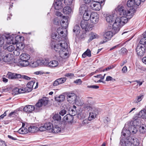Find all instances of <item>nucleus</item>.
Segmentation results:
<instances>
[{
	"mask_svg": "<svg viewBox=\"0 0 146 146\" xmlns=\"http://www.w3.org/2000/svg\"><path fill=\"white\" fill-rule=\"evenodd\" d=\"M40 61V65H44L47 67L48 66V60L46 59H40L38 60Z\"/></svg>",
	"mask_w": 146,
	"mask_h": 146,
	"instance_id": "obj_37",
	"label": "nucleus"
},
{
	"mask_svg": "<svg viewBox=\"0 0 146 146\" xmlns=\"http://www.w3.org/2000/svg\"><path fill=\"white\" fill-rule=\"evenodd\" d=\"M88 8L85 5H82L79 8L80 13H83L86 12L88 11Z\"/></svg>",
	"mask_w": 146,
	"mask_h": 146,
	"instance_id": "obj_34",
	"label": "nucleus"
},
{
	"mask_svg": "<svg viewBox=\"0 0 146 146\" xmlns=\"http://www.w3.org/2000/svg\"><path fill=\"white\" fill-rule=\"evenodd\" d=\"M54 6L55 9L57 10L62 9L63 7L61 1H56L54 4Z\"/></svg>",
	"mask_w": 146,
	"mask_h": 146,
	"instance_id": "obj_21",
	"label": "nucleus"
},
{
	"mask_svg": "<svg viewBox=\"0 0 146 146\" xmlns=\"http://www.w3.org/2000/svg\"><path fill=\"white\" fill-rule=\"evenodd\" d=\"M18 41L17 43L15 44L16 45L17 48L20 50H22L24 48V45L22 42H18L19 40H18Z\"/></svg>",
	"mask_w": 146,
	"mask_h": 146,
	"instance_id": "obj_38",
	"label": "nucleus"
},
{
	"mask_svg": "<svg viewBox=\"0 0 146 146\" xmlns=\"http://www.w3.org/2000/svg\"><path fill=\"white\" fill-rule=\"evenodd\" d=\"M35 83V82L34 81H32L29 82L27 84V87L26 88H27V89H28V90L29 92L31 91L32 90V88L33 87V85Z\"/></svg>",
	"mask_w": 146,
	"mask_h": 146,
	"instance_id": "obj_33",
	"label": "nucleus"
},
{
	"mask_svg": "<svg viewBox=\"0 0 146 146\" xmlns=\"http://www.w3.org/2000/svg\"><path fill=\"white\" fill-rule=\"evenodd\" d=\"M61 26L64 30L68 26V23L67 18L66 16H63V18L60 22Z\"/></svg>",
	"mask_w": 146,
	"mask_h": 146,
	"instance_id": "obj_13",
	"label": "nucleus"
},
{
	"mask_svg": "<svg viewBox=\"0 0 146 146\" xmlns=\"http://www.w3.org/2000/svg\"><path fill=\"white\" fill-rule=\"evenodd\" d=\"M38 130L41 131H43L46 130L45 127L44 126V125L41 126L38 128Z\"/></svg>",
	"mask_w": 146,
	"mask_h": 146,
	"instance_id": "obj_61",
	"label": "nucleus"
},
{
	"mask_svg": "<svg viewBox=\"0 0 146 146\" xmlns=\"http://www.w3.org/2000/svg\"><path fill=\"white\" fill-rule=\"evenodd\" d=\"M64 76L69 77L70 78H72L74 76V74L73 73H67L64 75Z\"/></svg>",
	"mask_w": 146,
	"mask_h": 146,
	"instance_id": "obj_56",
	"label": "nucleus"
},
{
	"mask_svg": "<svg viewBox=\"0 0 146 146\" xmlns=\"http://www.w3.org/2000/svg\"><path fill=\"white\" fill-rule=\"evenodd\" d=\"M145 45H141L139 44L136 48V52L138 55L139 56H143L145 52Z\"/></svg>",
	"mask_w": 146,
	"mask_h": 146,
	"instance_id": "obj_10",
	"label": "nucleus"
},
{
	"mask_svg": "<svg viewBox=\"0 0 146 146\" xmlns=\"http://www.w3.org/2000/svg\"><path fill=\"white\" fill-rule=\"evenodd\" d=\"M63 11L64 14L68 15L71 13L72 10L70 7L66 6L63 8Z\"/></svg>",
	"mask_w": 146,
	"mask_h": 146,
	"instance_id": "obj_32",
	"label": "nucleus"
},
{
	"mask_svg": "<svg viewBox=\"0 0 146 146\" xmlns=\"http://www.w3.org/2000/svg\"><path fill=\"white\" fill-rule=\"evenodd\" d=\"M114 35L113 33L111 31L106 32L104 34L103 40L100 42L101 44L105 43L110 40L111 37Z\"/></svg>",
	"mask_w": 146,
	"mask_h": 146,
	"instance_id": "obj_9",
	"label": "nucleus"
},
{
	"mask_svg": "<svg viewBox=\"0 0 146 146\" xmlns=\"http://www.w3.org/2000/svg\"><path fill=\"white\" fill-rule=\"evenodd\" d=\"M133 2L134 4H135V5L139 6L141 2H142V1H141V0H134Z\"/></svg>",
	"mask_w": 146,
	"mask_h": 146,
	"instance_id": "obj_55",
	"label": "nucleus"
},
{
	"mask_svg": "<svg viewBox=\"0 0 146 146\" xmlns=\"http://www.w3.org/2000/svg\"><path fill=\"white\" fill-rule=\"evenodd\" d=\"M54 122H57L59 124L61 119V117L60 115L58 114H55L52 117Z\"/></svg>",
	"mask_w": 146,
	"mask_h": 146,
	"instance_id": "obj_28",
	"label": "nucleus"
},
{
	"mask_svg": "<svg viewBox=\"0 0 146 146\" xmlns=\"http://www.w3.org/2000/svg\"><path fill=\"white\" fill-rule=\"evenodd\" d=\"M80 26L86 31H89L92 30V26L88 23V21L82 20L80 23Z\"/></svg>",
	"mask_w": 146,
	"mask_h": 146,
	"instance_id": "obj_7",
	"label": "nucleus"
},
{
	"mask_svg": "<svg viewBox=\"0 0 146 146\" xmlns=\"http://www.w3.org/2000/svg\"><path fill=\"white\" fill-rule=\"evenodd\" d=\"M46 130H50L52 129L53 125L50 122L46 123L44 124Z\"/></svg>",
	"mask_w": 146,
	"mask_h": 146,
	"instance_id": "obj_42",
	"label": "nucleus"
},
{
	"mask_svg": "<svg viewBox=\"0 0 146 146\" xmlns=\"http://www.w3.org/2000/svg\"><path fill=\"white\" fill-rule=\"evenodd\" d=\"M19 90V94L23 93L26 92H29L28 90V89L27 88H21L19 89L18 88H16V89L15 90Z\"/></svg>",
	"mask_w": 146,
	"mask_h": 146,
	"instance_id": "obj_43",
	"label": "nucleus"
},
{
	"mask_svg": "<svg viewBox=\"0 0 146 146\" xmlns=\"http://www.w3.org/2000/svg\"><path fill=\"white\" fill-rule=\"evenodd\" d=\"M135 115H137L141 119H145L146 117V110H142L140 111L138 114H135Z\"/></svg>",
	"mask_w": 146,
	"mask_h": 146,
	"instance_id": "obj_27",
	"label": "nucleus"
},
{
	"mask_svg": "<svg viewBox=\"0 0 146 146\" xmlns=\"http://www.w3.org/2000/svg\"><path fill=\"white\" fill-rule=\"evenodd\" d=\"M128 21V18L125 16L117 17L116 19L113 24H111L113 27L111 32L114 35L119 31L120 27L126 23Z\"/></svg>",
	"mask_w": 146,
	"mask_h": 146,
	"instance_id": "obj_4",
	"label": "nucleus"
},
{
	"mask_svg": "<svg viewBox=\"0 0 146 146\" xmlns=\"http://www.w3.org/2000/svg\"><path fill=\"white\" fill-rule=\"evenodd\" d=\"M28 131V129L25 128L24 127H22L20 128L18 130V133L21 134H25L27 133Z\"/></svg>",
	"mask_w": 146,
	"mask_h": 146,
	"instance_id": "obj_35",
	"label": "nucleus"
},
{
	"mask_svg": "<svg viewBox=\"0 0 146 146\" xmlns=\"http://www.w3.org/2000/svg\"><path fill=\"white\" fill-rule=\"evenodd\" d=\"M61 128L58 125H56L54 124L53 125L52 131V133H58L61 131Z\"/></svg>",
	"mask_w": 146,
	"mask_h": 146,
	"instance_id": "obj_26",
	"label": "nucleus"
},
{
	"mask_svg": "<svg viewBox=\"0 0 146 146\" xmlns=\"http://www.w3.org/2000/svg\"><path fill=\"white\" fill-rule=\"evenodd\" d=\"M21 78L26 80H29L31 79L30 77L25 75H21Z\"/></svg>",
	"mask_w": 146,
	"mask_h": 146,
	"instance_id": "obj_64",
	"label": "nucleus"
},
{
	"mask_svg": "<svg viewBox=\"0 0 146 146\" xmlns=\"http://www.w3.org/2000/svg\"><path fill=\"white\" fill-rule=\"evenodd\" d=\"M129 124H132L137 127L141 125V119L137 115H135L133 116V120L128 122Z\"/></svg>",
	"mask_w": 146,
	"mask_h": 146,
	"instance_id": "obj_8",
	"label": "nucleus"
},
{
	"mask_svg": "<svg viewBox=\"0 0 146 146\" xmlns=\"http://www.w3.org/2000/svg\"><path fill=\"white\" fill-rule=\"evenodd\" d=\"M127 5L128 7L132 8L130 9L129 10H125L124 7L121 6L118 7V10L120 15L127 16L128 19H130L133 16V13L136 11L135 4L133 0H129L127 1Z\"/></svg>",
	"mask_w": 146,
	"mask_h": 146,
	"instance_id": "obj_3",
	"label": "nucleus"
},
{
	"mask_svg": "<svg viewBox=\"0 0 146 146\" xmlns=\"http://www.w3.org/2000/svg\"><path fill=\"white\" fill-rule=\"evenodd\" d=\"M40 100L42 106H45L48 103V98L46 97H43Z\"/></svg>",
	"mask_w": 146,
	"mask_h": 146,
	"instance_id": "obj_41",
	"label": "nucleus"
},
{
	"mask_svg": "<svg viewBox=\"0 0 146 146\" xmlns=\"http://www.w3.org/2000/svg\"><path fill=\"white\" fill-rule=\"evenodd\" d=\"M40 61L37 60L36 61L32 62H31V65L34 68L40 65Z\"/></svg>",
	"mask_w": 146,
	"mask_h": 146,
	"instance_id": "obj_44",
	"label": "nucleus"
},
{
	"mask_svg": "<svg viewBox=\"0 0 146 146\" xmlns=\"http://www.w3.org/2000/svg\"><path fill=\"white\" fill-rule=\"evenodd\" d=\"M19 50L17 49H16L13 52L14 54L16 56H19L20 54Z\"/></svg>",
	"mask_w": 146,
	"mask_h": 146,
	"instance_id": "obj_58",
	"label": "nucleus"
},
{
	"mask_svg": "<svg viewBox=\"0 0 146 146\" xmlns=\"http://www.w3.org/2000/svg\"><path fill=\"white\" fill-rule=\"evenodd\" d=\"M42 106V104L40 101V100L36 104L35 106L36 107L40 108Z\"/></svg>",
	"mask_w": 146,
	"mask_h": 146,
	"instance_id": "obj_63",
	"label": "nucleus"
},
{
	"mask_svg": "<svg viewBox=\"0 0 146 146\" xmlns=\"http://www.w3.org/2000/svg\"><path fill=\"white\" fill-rule=\"evenodd\" d=\"M66 111L65 110H63L59 112V115L62 116L64 115L66 113Z\"/></svg>",
	"mask_w": 146,
	"mask_h": 146,
	"instance_id": "obj_59",
	"label": "nucleus"
},
{
	"mask_svg": "<svg viewBox=\"0 0 146 146\" xmlns=\"http://www.w3.org/2000/svg\"><path fill=\"white\" fill-rule=\"evenodd\" d=\"M80 29L79 25H76L74 26L73 31L76 34H78L80 32Z\"/></svg>",
	"mask_w": 146,
	"mask_h": 146,
	"instance_id": "obj_40",
	"label": "nucleus"
},
{
	"mask_svg": "<svg viewBox=\"0 0 146 146\" xmlns=\"http://www.w3.org/2000/svg\"><path fill=\"white\" fill-rule=\"evenodd\" d=\"M30 58V55L26 53H23L20 56V58L21 60H29Z\"/></svg>",
	"mask_w": 146,
	"mask_h": 146,
	"instance_id": "obj_29",
	"label": "nucleus"
},
{
	"mask_svg": "<svg viewBox=\"0 0 146 146\" xmlns=\"http://www.w3.org/2000/svg\"><path fill=\"white\" fill-rule=\"evenodd\" d=\"M73 3V0H64V3L66 5H70Z\"/></svg>",
	"mask_w": 146,
	"mask_h": 146,
	"instance_id": "obj_53",
	"label": "nucleus"
},
{
	"mask_svg": "<svg viewBox=\"0 0 146 146\" xmlns=\"http://www.w3.org/2000/svg\"><path fill=\"white\" fill-rule=\"evenodd\" d=\"M38 130V128L36 126H30L28 128V131L29 132L34 133L36 132Z\"/></svg>",
	"mask_w": 146,
	"mask_h": 146,
	"instance_id": "obj_31",
	"label": "nucleus"
},
{
	"mask_svg": "<svg viewBox=\"0 0 146 146\" xmlns=\"http://www.w3.org/2000/svg\"><path fill=\"white\" fill-rule=\"evenodd\" d=\"M86 56L89 57H90L91 56V51L89 49H88L82 55L83 58H85Z\"/></svg>",
	"mask_w": 146,
	"mask_h": 146,
	"instance_id": "obj_39",
	"label": "nucleus"
},
{
	"mask_svg": "<svg viewBox=\"0 0 146 146\" xmlns=\"http://www.w3.org/2000/svg\"><path fill=\"white\" fill-rule=\"evenodd\" d=\"M139 144L138 140L135 137L122 138L120 140L119 146H134Z\"/></svg>",
	"mask_w": 146,
	"mask_h": 146,
	"instance_id": "obj_5",
	"label": "nucleus"
},
{
	"mask_svg": "<svg viewBox=\"0 0 146 146\" xmlns=\"http://www.w3.org/2000/svg\"><path fill=\"white\" fill-rule=\"evenodd\" d=\"M51 37L52 39L55 40L56 41L60 39L59 38H58L59 36H58L56 33H52L51 35Z\"/></svg>",
	"mask_w": 146,
	"mask_h": 146,
	"instance_id": "obj_51",
	"label": "nucleus"
},
{
	"mask_svg": "<svg viewBox=\"0 0 146 146\" xmlns=\"http://www.w3.org/2000/svg\"><path fill=\"white\" fill-rule=\"evenodd\" d=\"M126 128H127L126 127H125V126L123 128L121 132V135L123 136L124 137H127V138L128 137H130L129 136L131 133L129 129L127 130Z\"/></svg>",
	"mask_w": 146,
	"mask_h": 146,
	"instance_id": "obj_18",
	"label": "nucleus"
},
{
	"mask_svg": "<svg viewBox=\"0 0 146 146\" xmlns=\"http://www.w3.org/2000/svg\"><path fill=\"white\" fill-rule=\"evenodd\" d=\"M140 132L141 133H144L146 131V129L144 127V125L142 124L138 127Z\"/></svg>",
	"mask_w": 146,
	"mask_h": 146,
	"instance_id": "obj_46",
	"label": "nucleus"
},
{
	"mask_svg": "<svg viewBox=\"0 0 146 146\" xmlns=\"http://www.w3.org/2000/svg\"><path fill=\"white\" fill-rule=\"evenodd\" d=\"M75 102L76 105L78 106H81L84 104L83 101H82L80 99L77 100L76 99Z\"/></svg>",
	"mask_w": 146,
	"mask_h": 146,
	"instance_id": "obj_50",
	"label": "nucleus"
},
{
	"mask_svg": "<svg viewBox=\"0 0 146 146\" xmlns=\"http://www.w3.org/2000/svg\"><path fill=\"white\" fill-rule=\"evenodd\" d=\"M91 14L90 12L89 11L84 12L83 17V20L87 21H89L90 18Z\"/></svg>",
	"mask_w": 146,
	"mask_h": 146,
	"instance_id": "obj_30",
	"label": "nucleus"
},
{
	"mask_svg": "<svg viewBox=\"0 0 146 146\" xmlns=\"http://www.w3.org/2000/svg\"><path fill=\"white\" fill-rule=\"evenodd\" d=\"M129 123L128 122L125 124V126L129 129L131 133L134 134L136 133L137 131L138 127L129 124Z\"/></svg>",
	"mask_w": 146,
	"mask_h": 146,
	"instance_id": "obj_11",
	"label": "nucleus"
},
{
	"mask_svg": "<svg viewBox=\"0 0 146 146\" xmlns=\"http://www.w3.org/2000/svg\"><path fill=\"white\" fill-rule=\"evenodd\" d=\"M90 21L93 24H96L99 20V16L96 12H93L91 14Z\"/></svg>",
	"mask_w": 146,
	"mask_h": 146,
	"instance_id": "obj_12",
	"label": "nucleus"
},
{
	"mask_svg": "<svg viewBox=\"0 0 146 146\" xmlns=\"http://www.w3.org/2000/svg\"><path fill=\"white\" fill-rule=\"evenodd\" d=\"M86 116V114L84 112H82L77 115V117L79 119H82L84 118Z\"/></svg>",
	"mask_w": 146,
	"mask_h": 146,
	"instance_id": "obj_45",
	"label": "nucleus"
},
{
	"mask_svg": "<svg viewBox=\"0 0 146 146\" xmlns=\"http://www.w3.org/2000/svg\"><path fill=\"white\" fill-rule=\"evenodd\" d=\"M113 80L114 81L115 80L113 78L111 77L110 76H108L106 77V81H112Z\"/></svg>",
	"mask_w": 146,
	"mask_h": 146,
	"instance_id": "obj_60",
	"label": "nucleus"
},
{
	"mask_svg": "<svg viewBox=\"0 0 146 146\" xmlns=\"http://www.w3.org/2000/svg\"><path fill=\"white\" fill-rule=\"evenodd\" d=\"M19 65L23 67H26L29 64V60H21L19 61Z\"/></svg>",
	"mask_w": 146,
	"mask_h": 146,
	"instance_id": "obj_25",
	"label": "nucleus"
},
{
	"mask_svg": "<svg viewBox=\"0 0 146 146\" xmlns=\"http://www.w3.org/2000/svg\"><path fill=\"white\" fill-rule=\"evenodd\" d=\"M139 43L141 44H142V45H144L146 44V36H143V38L140 40Z\"/></svg>",
	"mask_w": 146,
	"mask_h": 146,
	"instance_id": "obj_48",
	"label": "nucleus"
},
{
	"mask_svg": "<svg viewBox=\"0 0 146 146\" xmlns=\"http://www.w3.org/2000/svg\"><path fill=\"white\" fill-rule=\"evenodd\" d=\"M87 87L93 89H98L99 88V86L96 85H90L88 86Z\"/></svg>",
	"mask_w": 146,
	"mask_h": 146,
	"instance_id": "obj_62",
	"label": "nucleus"
},
{
	"mask_svg": "<svg viewBox=\"0 0 146 146\" xmlns=\"http://www.w3.org/2000/svg\"><path fill=\"white\" fill-rule=\"evenodd\" d=\"M13 58V55L10 53H9L6 54L5 56L2 59L4 62H8L12 60Z\"/></svg>",
	"mask_w": 146,
	"mask_h": 146,
	"instance_id": "obj_17",
	"label": "nucleus"
},
{
	"mask_svg": "<svg viewBox=\"0 0 146 146\" xmlns=\"http://www.w3.org/2000/svg\"><path fill=\"white\" fill-rule=\"evenodd\" d=\"M5 48V47H4ZM5 49H7V50L9 52L13 51L15 49V47L13 45H9V46L7 47V48H4Z\"/></svg>",
	"mask_w": 146,
	"mask_h": 146,
	"instance_id": "obj_52",
	"label": "nucleus"
},
{
	"mask_svg": "<svg viewBox=\"0 0 146 146\" xmlns=\"http://www.w3.org/2000/svg\"><path fill=\"white\" fill-rule=\"evenodd\" d=\"M90 7L93 10L99 11L101 8V5L100 3L94 1L91 4Z\"/></svg>",
	"mask_w": 146,
	"mask_h": 146,
	"instance_id": "obj_15",
	"label": "nucleus"
},
{
	"mask_svg": "<svg viewBox=\"0 0 146 146\" xmlns=\"http://www.w3.org/2000/svg\"><path fill=\"white\" fill-rule=\"evenodd\" d=\"M56 101L59 102H61L63 101L65 99L64 96L63 95H61L58 97H56L55 98Z\"/></svg>",
	"mask_w": 146,
	"mask_h": 146,
	"instance_id": "obj_36",
	"label": "nucleus"
},
{
	"mask_svg": "<svg viewBox=\"0 0 146 146\" xmlns=\"http://www.w3.org/2000/svg\"><path fill=\"white\" fill-rule=\"evenodd\" d=\"M99 35L95 33H92L91 34L90 40H92L94 39L97 38L99 37Z\"/></svg>",
	"mask_w": 146,
	"mask_h": 146,
	"instance_id": "obj_47",
	"label": "nucleus"
},
{
	"mask_svg": "<svg viewBox=\"0 0 146 146\" xmlns=\"http://www.w3.org/2000/svg\"><path fill=\"white\" fill-rule=\"evenodd\" d=\"M95 103L92 99H89L88 101V103L85 104L84 107L88 111H90L88 118L89 121H91L95 118L100 111V110L99 108L92 106Z\"/></svg>",
	"mask_w": 146,
	"mask_h": 146,
	"instance_id": "obj_2",
	"label": "nucleus"
},
{
	"mask_svg": "<svg viewBox=\"0 0 146 146\" xmlns=\"http://www.w3.org/2000/svg\"><path fill=\"white\" fill-rule=\"evenodd\" d=\"M76 95L73 93L68 94L67 96V100L70 103L76 101Z\"/></svg>",
	"mask_w": 146,
	"mask_h": 146,
	"instance_id": "obj_14",
	"label": "nucleus"
},
{
	"mask_svg": "<svg viewBox=\"0 0 146 146\" xmlns=\"http://www.w3.org/2000/svg\"><path fill=\"white\" fill-rule=\"evenodd\" d=\"M143 98V95L141 94L138 96L136 98V100H135V102L137 103L140 102Z\"/></svg>",
	"mask_w": 146,
	"mask_h": 146,
	"instance_id": "obj_49",
	"label": "nucleus"
},
{
	"mask_svg": "<svg viewBox=\"0 0 146 146\" xmlns=\"http://www.w3.org/2000/svg\"><path fill=\"white\" fill-rule=\"evenodd\" d=\"M65 30L62 27H59L57 29V32L59 35L63 38H65L66 36V35L64 33V31Z\"/></svg>",
	"mask_w": 146,
	"mask_h": 146,
	"instance_id": "obj_22",
	"label": "nucleus"
},
{
	"mask_svg": "<svg viewBox=\"0 0 146 146\" xmlns=\"http://www.w3.org/2000/svg\"><path fill=\"white\" fill-rule=\"evenodd\" d=\"M8 78L10 79H13L21 78V75L17 74L9 73L7 74Z\"/></svg>",
	"mask_w": 146,
	"mask_h": 146,
	"instance_id": "obj_20",
	"label": "nucleus"
},
{
	"mask_svg": "<svg viewBox=\"0 0 146 146\" xmlns=\"http://www.w3.org/2000/svg\"><path fill=\"white\" fill-rule=\"evenodd\" d=\"M116 17L115 14L107 15L106 17V21L109 23L113 24V22L114 21V19Z\"/></svg>",
	"mask_w": 146,
	"mask_h": 146,
	"instance_id": "obj_19",
	"label": "nucleus"
},
{
	"mask_svg": "<svg viewBox=\"0 0 146 146\" xmlns=\"http://www.w3.org/2000/svg\"><path fill=\"white\" fill-rule=\"evenodd\" d=\"M74 82L77 84L80 85L82 84V81L80 79H78L74 81Z\"/></svg>",
	"mask_w": 146,
	"mask_h": 146,
	"instance_id": "obj_57",
	"label": "nucleus"
},
{
	"mask_svg": "<svg viewBox=\"0 0 146 146\" xmlns=\"http://www.w3.org/2000/svg\"><path fill=\"white\" fill-rule=\"evenodd\" d=\"M37 108L33 106L28 105L26 106L23 108V110L26 112L29 113L34 111L35 110H36Z\"/></svg>",
	"mask_w": 146,
	"mask_h": 146,
	"instance_id": "obj_16",
	"label": "nucleus"
},
{
	"mask_svg": "<svg viewBox=\"0 0 146 146\" xmlns=\"http://www.w3.org/2000/svg\"><path fill=\"white\" fill-rule=\"evenodd\" d=\"M50 45L51 49L58 53L62 58L66 59L69 56L67 44L64 40H62L57 41L55 40H53Z\"/></svg>",
	"mask_w": 146,
	"mask_h": 146,
	"instance_id": "obj_1",
	"label": "nucleus"
},
{
	"mask_svg": "<svg viewBox=\"0 0 146 146\" xmlns=\"http://www.w3.org/2000/svg\"><path fill=\"white\" fill-rule=\"evenodd\" d=\"M6 41L7 44H15L17 42L18 39H20V37L16 34L7 35L5 36Z\"/></svg>",
	"mask_w": 146,
	"mask_h": 146,
	"instance_id": "obj_6",
	"label": "nucleus"
},
{
	"mask_svg": "<svg viewBox=\"0 0 146 146\" xmlns=\"http://www.w3.org/2000/svg\"><path fill=\"white\" fill-rule=\"evenodd\" d=\"M73 115L70 114H67L64 116V119L65 121H67L68 123H71L72 122L74 119Z\"/></svg>",
	"mask_w": 146,
	"mask_h": 146,
	"instance_id": "obj_23",
	"label": "nucleus"
},
{
	"mask_svg": "<svg viewBox=\"0 0 146 146\" xmlns=\"http://www.w3.org/2000/svg\"><path fill=\"white\" fill-rule=\"evenodd\" d=\"M66 78H61L57 79L60 84L64 83L66 81Z\"/></svg>",
	"mask_w": 146,
	"mask_h": 146,
	"instance_id": "obj_54",
	"label": "nucleus"
},
{
	"mask_svg": "<svg viewBox=\"0 0 146 146\" xmlns=\"http://www.w3.org/2000/svg\"><path fill=\"white\" fill-rule=\"evenodd\" d=\"M58 64V62L57 61L53 60L48 62V67L50 68L55 67L57 66Z\"/></svg>",
	"mask_w": 146,
	"mask_h": 146,
	"instance_id": "obj_24",
	"label": "nucleus"
}]
</instances>
